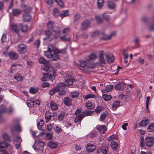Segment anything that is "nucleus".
<instances>
[{
  "label": "nucleus",
  "mask_w": 154,
  "mask_h": 154,
  "mask_svg": "<svg viewBox=\"0 0 154 154\" xmlns=\"http://www.w3.org/2000/svg\"><path fill=\"white\" fill-rule=\"evenodd\" d=\"M97 58V56L94 53H91L86 58L87 61L82 60L80 64L75 63V65L81 70H84L88 68H94L96 66V64L93 62H89L90 60H94Z\"/></svg>",
  "instance_id": "nucleus-1"
},
{
  "label": "nucleus",
  "mask_w": 154,
  "mask_h": 154,
  "mask_svg": "<svg viewBox=\"0 0 154 154\" xmlns=\"http://www.w3.org/2000/svg\"><path fill=\"white\" fill-rule=\"evenodd\" d=\"M66 53V50L65 48L57 49L54 51L53 47L50 45L48 48V50L45 52L44 54L46 57L51 58L52 60L57 61L60 58L59 54H64Z\"/></svg>",
  "instance_id": "nucleus-2"
},
{
  "label": "nucleus",
  "mask_w": 154,
  "mask_h": 154,
  "mask_svg": "<svg viewBox=\"0 0 154 154\" xmlns=\"http://www.w3.org/2000/svg\"><path fill=\"white\" fill-rule=\"evenodd\" d=\"M45 144L44 142L39 141L37 144L33 146L32 147L35 151L38 150L40 153H42L44 152L43 149Z\"/></svg>",
  "instance_id": "nucleus-3"
},
{
  "label": "nucleus",
  "mask_w": 154,
  "mask_h": 154,
  "mask_svg": "<svg viewBox=\"0 0 154 154\" xmlns=\"http://www.w3.org/2000/svg\"><path fill=\"white\" fill-rule=\"evenodd\" d=\"M54 74V72L43 73V77L42 78V79L43 81L51 80L52 81L55 79Z\"/></svg>",
  "instance_id": "nucleus-4"
},
{
  "label": "nucleus",
  "mask_w": 154,
  "mask_h": 154,
  "mask_svg": "<svg viewBox=\"0 0 154 154\" xmlns=\"http://www.w3.org/2000/svg\"><path fill=\"white\" fill-rule=\"evenodd\" d=\"M39 63H40L44 64L45 65L42 67V69L47 71L49 69V67L50 65L49 61L46 60L43 57H40L39 59Z\"/></svg>",
  "instance_id": "nucleus-5"
},
{
  "label": "nucleus",
  "mask_w": 154,
  "mask_h": 154,
  "mask_svg": "<svg viewBox=\"0 0 154 154\" xmlns=\"http://www.w3.org/2000/svg\"><path fill=\"white\" fill-rule=\"evenodd\" d=\"M91 22L89 20H86L82 23L81 29L84 30H86L90 27Z\"/></svg>",
  "instance_id": "nucleus-6"
},
{
  "label": "nucleus",
  "mask_w": 154,
  "mask_h": 154,
  "mask_svg": "<svg viewBox=\"0 0 154 154\" xmlns=\"http://www.w3.org/2000/svg\"><path fill=\"white\" fill-rule=\"evenodd\" d=\"M26 45L23 44H20L18 45V51L20 54H25L27 51Z\"/></svg>",
  "instance_id": "nucleus-7"
},
{
  "label": "nucleus",
  "mask_w": 154,
  "mask_h": 154,
  "mask_svg": "<svg viewBox=\"0 0 154 154\" xmlns=\"http://www.w3.org/2000/svg\"><path fill=\"white\" fill-rule=\"evenodd\" d=\"M145 144L149 147L152 146L154 144V138L153 137H147L146 139Z\"/></svg>",
  "instance_id": "nucleus-8"
},
{
  "label": "nucleus",
  "mask_w": 154,
  "mask_h": 154,
  "mask_svg": "<svg viewBox=\"0 0 154 154\" xmlns=\"http://www.w3.org/2000/svg\"><path fill=\"white\" fill-rule=\"evenodd\" d=\"M11 30L12 32L19 34L20 29L19 26L17 24H12L11 27Z\"/></svg>",
  "instance_id": "nucleus-9"
},
{
  "label": "nucleus",
  "mask_w": 154,
  "mask_h": 154,
  "mask_svg": "<svg viewBox=\"0 0 154 154\" xmlns=\"http://www.w3.org/2000/svg\"><path fill=\"white\" fill-rule=\"evenodd\" d=\"M139 133L141 134V135L140 137V145L141 147L144 146V140L143 134H144V131L142 130H139Z\"/></svg>",
  "instance_id": "nucleus-10"
},
{
  "label": "nucleus",
  "mask_w": 154,
  "mask_h": 154,
  "mask_svg": "<svg viewBox=\"0 0 154 154\" xmlns=\"http://www.w3.org/2000/svg\"><path fill=\"white\" fill-rule=\"evenodd\" d=\"M125 84L123 82H119L115 86V88L116 90L122 91L125 87Z\"/></svg>",
  "instance_id": "nucleus-11"
},
{
  "label": "nucleus",
  "mask_w": 154,
  "mask_h": 154,
  "mask_svg": "<svg viewBox=\"0 0 154 154\" xmlns=\"http://www.w3.org/2000/svg\"><path fill=\"white\" fill-rule=\"evenodd\" d=\"M13 152V146H10L9 149L6 150H0V154H12Z\"/></svg>",
  "instance_id": "nucleus-12"
},
{
  "label": "nucleus",
  "mask_w": 154,
  "mask_h": 154,
  "mask_svg": "<svg viewBox=\"0 0 154 154\" xmlns=\"http://www.w3.org/2000/svg\"><path fill=\"white\" fill-rule=\"evenodd\" d=\"M96 148V146L91 143H88L86 148V149L88 152H92Z\"/></svg>",
  "instance_id": "nucleus-13"
},
{
  "label": "nucleus",
  "mask_w": 154,
  "mask_h": 154,
  "mask_svg": "<svg viewBox=\"0 0 154 154\" xmlns=\"http://www.w3.org/2000/svg\"><path fill=\"white\" fill-rule=\"evenodd\" d=\"M99 61L101 64H105L106 63V61L104 58V55L103 51H101L99 53Z\"/></svg>",
  "instance_id": "nucleus-14"
},
{
  "label": "nucleus",
  "mask_w": 154,
  "mask_h": 154,
  "mask_svg": "<svg viewBox=\"0 0 154 154\" xmlns=\"http://www.w3.org/2000/svg\"><path fill=\"white\" fill-rule=\"evenodd\" d=\"M97 130L101 134H104L106 131V128L105 125H99Z\"/></svg>",
  "instance_id": "nucleus-15"
},
{
  "label": "nucleus",
  "mask_w": 154,
  "mask_h": 154,
  "mask_svg": "<svg viewBox=\"0 0 154 154\" xmlns=\"http://www.w3.org/2000/svg\"><path fill=\"white\" fill-rule=\"evenodd\" d=\"M23 20L25 22H28L31 19V16L29 12L25 13L23 15Z\"/></svg>",
  "instance_id": "nucleus-16"
},
{
  "label": "nucleus",
  "mask_w": 154,
  "mask_h": 154,
  "mask_svg": "<svg viewBox=\"0 0 154 154\" xmlns=\"http://www.w3.org/2000/svg\"><path fill=\"white\" fill-rule=\"evenodd\" d=\"M105 56L107 62L109 63H111L114 60V56L112 55H110L108 53L105 54Z\"/></svg>",
  "instance_id": "nucleus-17"
},
{
  "label": "nucleus",
  "mask_w": 154,
  "mask_h": 154,
  "mask_svg": "<svg viewBox=\"0 0 154 154\" xmlns=\"http://www.w3.org/2000/svg\"><path fill=\"white\" fill-rule=\"evenodd\" d=\"M84 114L82 113H81L79 114L78 116H77L75 119L74 122L75 123L79 122L80 123L81 122L85 117Z\"/></svg>",
  "instance_id": "nucleus-18"
},
{
  "label": "nucleus",
  "mask_w": 154,
  "mask_h": 154,
  "mask_svg": "<svg viewBox=\"0 0 154 154\" xmlns=\"http://www.w3.org/2000/svg\"><path fill=\"white\" fill-rule=\"evenodd\" d=\"M53 32L55 34V36L56 38H57L60 34V31L59 27L56 26L54 27L53 29Z\"/></svg>",
  "instance_id": "nucleus-19"
},
{
  "label": "nucleus",
  "mask_w": 154,
  "mask_h": 154,
  "mask_svg": "<svg viewBox=\"0 0 154 154\" xmlns=\"http://www.w3.org/2000/svg\"><path fill=\"white\" fill-rule=\"evenodd\" d=\"M111 146L112 149L114 151L117 150L119 147L118 143L114 140H112L111 143Z\"/></svg>",
  "instance_id": "nucleus-20"
},
{
  "label": "nucleus",
  "mask_w": 154,
  "mask_h": 154,
  "mask_svg": "<svg viewBox=\"0 0 154 154\" xmlns=\"http://www.w3.org/2000/svg\"><path fill=\"white\" fill-rule=\"evenodd\" d=\"M8 55L10 58L12 60H16L18 57V54L16 52L13 51L10 52Z\"/></svg>",
  "instance_id": "nucleus-21"
},
{
  "label": "nucleus",
  "mask_w": 154,
  "mask_h": 154,
  "mask_svg": "<svg viewBox=\"0 0 154 154\" xmlns=\"http://www.w3.org/2000/svg\"><path fill=\"white\" fill-rule=\"evenodd\" d=\"M66 115V113L65 111H61L58 115V120L60 121H63Z\"/></svg>",
  "instance_id": "nucleus-22"
},
{
  "label": "nucleus",
  "mask_w": 154,
  "mask_h": 154,
  "mask_svg": "<svg viewBox=\"0 0 154 154\" xmlns=\"http://www.w3.org/2000/svg\"><path fill=\"white\" fill-rule=\"evenodd\" d=\"M10 146H12L6 142H0V149L4 148H8L9 149Z\"/></svg>",
  "instance_id": "nucleus-23"
},
{
  "label": "nucleus",
  "mask_w": 154,
  "mask_h": 154,
  "mask_svg": "<svg viewBox=\"0 0 154 154\" xmlns=\"http://www.w3.org/2000/svg\"><path fill=\"white\" fill-rule=\"evenodd\" d=\"M51 108L53 110H57L58 107V105L54 102L51 101L50 103Z\"/></svg>",
  "instance_id": "nucleus-24"
},
{
  "label": "nucleus",
  "mask_w": 154,
  "mask_h": 154,
  "mask_svg": "<svg viewBox=\"0 0 154 154\" xmlns=\"http://www.w3.org/2000/svg\"><path fill=\"white\" fill-rule=\"evenodd\" d=\"M65 84L64 83H61V82H58L55 88H57L58 90V91H59L63 89L65 87Z\"/></svg>",
  "instance_id": "nucleus-25"
},
{
  "label": "nucleus",
  "mask_w": 154,
  "mask_h": 154,
  "mask_svg": "<svg viewBox=\"0 0 154 154\" xmlns=\"http://www.w3.org/2000/svg\"><path fill=\"white\" fill-rule=\"evenodd\" d=\"M107 5L109 8L111 10H113L116 8V4L112 1H107Z\"/></svg>",
  "instance_id": "nucleus-26"
},
{
  "label": "nucleus",
  "mask_w": 154,
  "mask_h": 154,
  "mask_svg": "<svg viewBox=\"0 0 154 154\" xmlns=\"http://www.w3.org/2000/svg\"><path fill=\"white\" fill-rule=\"evenodd\" d=\"M19 25L22 32H26L27 31L28 26L26 25L23 24L22 23H20Z\"/></svg>",
  "instance_id": "nucleus-27"
},
{
  "label": "nucleus",
  "mask_w": 154,
  "mask_h": 154,
  "mask_svg": "<svg viewBox=\"0 0 154 154\" xmlns=\"http://www.w3.org/2000/svg\"><path fill=\"white\" fill-rule=\"evenodd\" d=\"M64 103L66 106H70L72 104L71 99L68 97H65L64 99Z\"/></svg>",
  "instance_id": "nucleus-28"
},
{
  "label": "nucleus",
  "mask_w": 154,
  "mask_h": 154,
  "mask_svg": "<svg viewBox=\"0 0 154 154\" xmlns=\"http://www.w3.org/2000/svg\"><path fill=\"white\" fill-rule=\"evenodd\" d=\"M21 11L19 9H15L13 10L12 14L14 16H18L21 14Z\"/></svg>",
  "instance_id": "nucleus-29"
},
{
  "label": "nucleus",
  "mask_w": 154,
  "mask_h": 154,
  "mask_svg": "<svg viewBox=\"0 0 154 154\" xmlns=\"http://www.w3.org/2000/svg\"><path fill=\"white\" fill-rule=\"evenodd\" d=\"M22 7L23 9V11L25 13L29 12L31 11L32 8L30 7L27 6L25 4H23Z\"/></svg>",
  "instance_id": "nucleus-30"
},
{
  "label": "nucleus",
  "mask_w": 154,
  "mask_h": 154,
  "mask_svg": "<svg viewBox=\"0 0 154 154\" xmlns=\"http://www.w3.org/2000/svg\"><path fill=\"white\" fill-rule=\"evenodd\" d=\"M51 115L49 112H47L45 115V122L48 123L51 119Z\"/></svg>",
  "instance_id": "nucleus-31"
},
{
  "label": "nucleus",
  "mask_w": 154,
  "mask_h": 154,
  "mask_svg": "<svg viewBox=\"0 0 154 154\" xmlns=\"http://www.w3.org/2000/svg\"><path fill=\"white\" fill-rule=\"evenodd\" d=\"M113 87V86L112 85H107L105 88V90H103L102 91L103 92H105V91H107L108 92H110L112 90Z\"/></svg>",
  "instance_id": "nucleus-32"
},
{
  "label": "nucleus",
  "mask_w": 154,
  "mask_h": 154,
  "mask_svg": "<svg viewBox=\"0 0 154 154\" xmlns=\"http://www.w3.org/2000/svg\"><path fill=\"white\" fill-rule=\"evenodd\" d=\"M97 96L94 94H90L86 95L85 97V99L86 100L89 98H96Z\"/></svg>",
  "instance_id": "nucleus-33"
},
{
  "label": "nucleus",
  "mask_w": 154,
  "mask_h": 154,
  "mask_svg": "<svg viewBox=\"0 0 154 154\" xmlns=\"http://www.w3.org/2000/svg\"><path fill=\"white\" fill-rule=\"evenodd\" d=\"M120 102L118 101H116L114 102L112 105V108L113 110L116 109L119 106Z\"/></svg>",
  "instance_id": "nucleus-34"
},
{
  "label": "nucleus",
  "mask_w": 154,
  "mask_h": 154,
  "mask_svg": "<svg viewBox=\"0 0 154 154\" xmlns=\"http://www.w3.org/2000/svg\"><path fill=\"white\" fill-rule=\"evenodd\" d=\"M48 146L49 147L53 149L57 146V144L56 143L51 141L48 143Z\"/></svg>",
  "instance_id": "nucleus-35"
},
{
  "label": "nucleus",
  "mask_w": 154,
  "mask_h": 154,
  "mask_svg": "<svg viewBox=\"0 0 154 154\" xmlns=\"http://www.w3.org/2000/svg\"><path fill=\"white\" fill-rule=\"evenodd\" d=\"M44 122L42 119H41L40 121L37 123V126L38 128L40 130H42V127L44 125Z\"/></svg>",
  "instance_id": "nucleus-36"
},
{
  "label": "nucleus",
  "mask_w": 154,
  "mask_h": 154,
  "mask_svg": "<svg viewBox=\"0 0 154 154\" xmlns=\"http://www.w3.org/2000/svg\"><path fill=\"white\" fill-rule=\"evenodd\" d=\"M86 107L89 109H92L94 107L93 104L90 102H88L86 103Z\"/></svg>",
  "instance_id": "nucleus-37"
},
{
  "label": "nucleus",
  "mask_w": 154,
  "mask_h": 154,
  "mask_svg": "<svg viewBox=\"0 0 154 154\" xmlns=\"http://www.w3.org/2000/svg\"><path fill=\"white\" fill-rule=\"evenodd\" d=\"M73 82V80L71 79L66 80L64 84H65V86H69L72 85Z\"/></svg>",
  "instance_id": "nucleus-38"
},
{
  "label": "nucleus",
  "mask_w": 154,
  "mask_h": 154,
  "mask_svg": "<svg viewBox=\"0 0 154 154\" xmlns=\"http://www.w3.org/2000/svg\"><path fill=\"white\" fill-rule=\"evenodd\" d=\"M102 97L106 101H109L112 98L110 95H107L106 94H103Z\"/></svg>",
  "instance_id": "nucleus-39"
},
{
  "label": "nucleus",
  "mask_w": 154,
  "mask_h": 154,
  "mask_svg": "<svg viewBox=\"0 0 154 154\" xmlns=\"http://www.w3.org/2000/svg\"><path fill=\"white\" fill-rule=\"evenodd\" d=\"M148 131L152 132L154 131V124H150L147 128Z\"/></svg>",
  "instance_id": "nucleus-40"
},
{
  "label": "nucleus",
  "mask_w": 154,
  "mask_h": 154,
  "mask_svg": "<svg viewBox=\"0 0 154 154\" xmlns=\"http://www.w3.org/2000/svg\"><path fill=\"white\" fill-rule=\"evenodd\" d=\"M69 14L68 11L67 10H65L63 11L62 12V14H60V16L63 18L64 17L68 16Z\"/></svg>",
  "instance_id": "nucleus-41"
},
{
  "label": "nucleus",
  "mask_w": 154,
  "mask_h": 154,
  "mask_svg": "<svg viewBox=\"0 0 154 154\" xmlns=\"http://www.w3.org/2000/svg\"><path fill=\"white\" fill-rule=\"evenodd\" d=\"M38 91V89L37 88L34 87H31L29 89L30 92L32 94H34L37 93Z\"/></svg>",
  "instance_id": "nucleus-42"
},
{
  "label": "nucleus",
  "mask_w": 154,
  "mask_h": 154,
  "mask_svg": "<svg viewBox=\"0 0 154 154\" xmlns=\"http://www.w3.org/2000/svg\"><path fill=\"white\" fill-rule=\"evenodd\" d=\"M104 3V0H98L97 4L98 8L99 9L101 8L103 6Z\"/></svg>",
  "instance_id": "nucleus-43"
},
{
  "label": "nucleus",
  "mask_w": 154,
  "mask_h": 154,
  "mask_svg": "<svg viewBox=\"0 0 154 154\" xmlns=\"http://www.w3.org/2000/svg\"><path fill=\"white\" fill-rule=\"evenodd\" d=\"M60 40L62 41L69 42L70 41V38L69 37L66 38L65 35L61 36L60 38Z\"/></svg>",
  "instance_id": "nucleus-44"
},
{
  "label": "nucleus",
  "mask_w": 154,
  "mask_h": 154,
  "mask_svg": "<svg viewBox=\"0 0 154 154\" xmlns=\"http://www.w3.org/2000/svg\"><path fill=\"white\" fill-rule=\"evenodd\" d=\"M95 18L98 23H100L102 22V19L100 17L99 15L96 14L95 16Z\"/></svg>",
  "instance_id": "nucleus-45"
},
{
  "label": "nucleus",
  "mask_w": 154,
  "mask_h": 154,
  "mask_svg": "<svg viewBox=\"0 0 154 154\" xmlns=\"http://www.w3.org/2000/svg\"><path fill=\"white\" fill-rule=\"evenodd\" d=\"M79 95V93L78 92H74L70 94V96L73 98H75Z\"/></svg>",
  "instance_id": "nucleus-46"
},
{
  "label": "nucleus",
  "mask_w": 154,
  "mask_h": 154,
  "mask_svg": "<svg viewBox=\"0 0 154 154\" xmlns=\"http://www.w3.org/2000/svg\"><path fill=\"white\" fill-rule=\"evenodd\" d=\"M2 137L3 138L7 141H11V140L8 136L7 134L5 133L2 134Z\"/></svg>",
  "instance_id": "nucleus-47"
},
{
  "label": "nucleus",
  "mask_w": 154,
  "mask_h": 154,
  "mask_svg": "<svg viewBox=\"0 0 154 154\" xmlns=\"http://www.w3.org/2000/svg\"><path fill=\"white\" fill-rule=\"evenodd\" d=\"M107 115V113L106 112H105L102 113L100 115V120L101 121L103 120L106 118Z\"/></svg>",
  "instance_id": "nucleus-48"
},
{
  "label": "nucleus",
  "mask_w": 154,
  "mask_h": 154,
  "mask_svg": "<svg viewBox=\"0 0 154 154\" xmlns=\"http://www.w3.org/2000/svg\"><path fill=\"white\" fill-rule=\"evenodd\" d=\"M54 23L53 21H49L47 24V26L49 28L53 29Z\"/></svg>",
  "instance_id": "nucleus-49"
},
{
  "label": "nucleus",
  "mask_w": 154,
  "mask_h": 154,
  "mask_svg": "<svg viewBox=\"0 0 154 154\" xmlns=\"http://www.w3.org/2000/svg\"><path fill=\"white\" fill-rule=\"evenodd\" d=\"M40 44V41L39 39H37L33 43V45L35 47L38 48Z\"/></svg>",
  "instance_id": "nucleus-50"
},
{
  "label": "nucleus",
  "mask_w": 154,
  "mask_h": 154,
  "mask_svg": "<svg viewBox=\"0 0 154 154\" xmlns=\"http://www.w3.org/2000/svg\"><path fill=\"white\" fill-rule=\"evenodd\" d=\"M53 14L55 17H57L58 16H60L59 14L58 10L57 8H54L53 11Z\"/></svg>",
  "instance_id": "nucleus-51"
},
{
  "label": "nucleus",
  "mask_w": 154,
  "mask_h": 154,
  "mask_svg": "<svg viewBox=\"0 0 154 154\" xmlns=\"http://www.w3.org/2000/svg\"><path fill=\"white\" fill-rule=\"evenodd\" d=\"M14 78L17 81H22L23 80L22 77L20 75H18L15 76Z\"/></svg>",
  "instance_id": "nucleus-52"
},
{
  "label": "nucleus",
  "mask_w": 154,
  "mask_h": 154,
  "mask_svg": "<svg viewBox=\"0 0 154 154\" xmlns=\"http://www.w3.org/2000/svg\"><path fill=\"white\" fill-rule=\"evenodd\" d=\"M15 129L14 130H16L19 132H21L22 131V129L20 125L18 124H17L14 126Z\"/></svg>",
  "instance_id": "nucleus-53"
},
{
  "label": "nucleus",
  "mask_w": 154,
  "mask_h": 154,
  "mask_svg": "<svg viewBox=\"0 0 154 154\" xmlns=\"http://www.w3.org/2000/svg\"><path fill=\"white\" fill-rule=\"evenodd\" d=\"M27 104V106L29 107H32L34 105V101L30 100H28Z\"/></svg>",
  "instance_id": "nucleus-54"
},
{
  "label": "nucleus",
  "mask_w": 154,
  "mask_h": 154,
  "mask_svg": "<svg viewBox=\"0 0 154 154\" xmlns=\"http://www.w3.org/2000/svg\"><path fill=\"white\" fill-rule=\"evenodd\" d=\"M102 107L101 106H98L94 110L97 113H99L102 110Z\"/></svg>",
  "instance_id": "nucleus-55"
},
{
  "label": "nucleus",
  "mask_w": 154,
  "mask_h": 154,
  "mask_svg": "<svg viewBox=\"0 0 154 154\" xmlns=\"http://www.w3.org/2000/svg\"><path fill=\"white\" fill-rule=\"evenodd\" d=\"M57 92H58V90L57 88H54L53 90L50 91L49 94L50 95H53Z\"/></svg>",
  "instance_id": "nucleus-56"
},
{
  "label": "nucleus",
  "mask_w": 154,
  "mask_h": 154,
  "mask_svg": "<svg viewBox=\"0 0 154 154\" xmlns=\"http://www.w3.org/2000/svg\"><path fill=\"white\" fill-rule=\"evenodd\" d=\"M55 1L61 7L63 6L64 4L62 0H55Z\"/></svg>",
  "instance_id": "nucleus-57"
},
{
  "label": "nucleus",
  "mask_w": 154,
  "mask_h": 154,
  "mask_svg": "<svg viewBox=\"0 0 154 154\" xmlns=\"http://www.w3.org/2000/svg\"><path fill=\"white\" fill-rule=\"evenodd\" d=\"M54 124L53 123L52 124H48L47 127V129L48 131H50L54 127L52 125Z\"/></svg>",
  "instance_id": "nucleus-58"
},
{
  "label": "nucleus",
  "mask_w": 154,
  "mask_h": 154,
  "mask_svg": "<svg viewBox=\"0 0 154 154\" xmlns=\"http://www.w3.org/2000/svg\"><path fill=\"white\" fill-rule=\"evenodd\" d=\"M93 113V111H87L84 112L82 114H84L85 117V116H91Z\"/></svg>",
  "instance_id": "nucleus-59"
},
{
  "label": "nucleus",
  "mask_w": 154,
  "mask_h": 154,
  "mask_svg": "<svg viewBox=\"0 0 154 154\" xmlns=\"http://www.w3.org/2000/svg\"><path fill=\"white\" fill-rule=\"evenodd\" d=\"M123 54L124 56V59H127L128 57V54L127 51L125 50H123Z\"/></svg>",
  "instance_id": "nucleus-60"
},
{
  "label": "nucleus",
  "mask_w": 154,
  "mask_h": 154,
  "mask_svg": "<svg viewBox=\"0 0 154 154\" xmlns=\"http://www.w3.org/2000/svg\"><path fill=\"white\" fill-rule=\"evenodd\" d=\"M70 31V29L69 28H66L64 29L62 31V33L63 34H66L67 35Z\"/></svg>",
  "instance_id": "nucleus-61"
},
{
  "label": "nucleus",
  "mask_w": 154,
  "mask_h": 154,
  "mask_svg": "<svg viewBox=\"0 0 154 154\" xmlns=\"http://www.w3.org/2000/svg\"><path fill=\"white\" fill-rule=\"evenodd\" d=\"M102 16L105 20L107 21L109 20V15L108 14H102Z\"/></svg>",
  "instance_id": "nucleus-62"
},
{
  "label": "nucleus",
  "mask_w": 154,
  "mask_h": 154,
  "mask_svg": "<svg viewBox=\"0 0 154 154\" xmlns=\"http://www.w3.org/2000/svg\"><path fill=\"white\" fill-rule=\"evenodd\" d=\"M14 140L18 143H20L22 140L20 137L16 136L14 138Z\"/></svg>",
  "instance_id": "nucleus-63"
},
{
  "label": "nucleus",
  "mask_w": 154,
  "mask_h": 154,
  "mask_svg": "<svg viewBox=\"0 0 154 154\" xmlns=\"http://www.w3.org/2000/svg\"><path fill=\"white\" fill-rule=\"evenodd\" d=\"M55 132L56 133H59L62 131L61 128L59 127L56 126V128L54 129Z\"/></svg>",
  "instance_id": "nucleus-64"
}]
</instances>
